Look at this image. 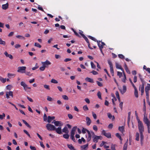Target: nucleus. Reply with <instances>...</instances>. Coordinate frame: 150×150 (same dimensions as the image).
Returning <instances> with one entry per match:
<instances>
[{
    "label": "nucleus",
    "mask_w": 150,
    "mask_h": 150,
    "mask_svg": "<svg viewBox=\"0 0 150 150\" xmlns=\"http://www.w3.org/2000/svg\"><path fill=\"white\" fill-rule=\"evenodd\" d=\"M96 83L99 86H102L103 85L99 81H97Z\"/></svg>",
    "instance_id": "obj_63"
},
{
    "label": "nucleus",
    "mask_w": 150,
    "mask_h": 150,
    "mask_svg": "<svg viewBox=\"0 0 150 150\" xmlns=\"http://www.w3.org/2000/svg\"><path fill=\"white\" fill-rule=\"evenodd\" d=\"M102 134H103L106 137L108 138H111V135L110 133H106L105 130H103L102 132Z\"/></svg>",
    "instance_id": "obj_10"
},
{
    "label": "nucleus",
    "mask_w": 150,
    "mask_h": 150,
    "mask_svg": "<svg viewBox=\"0 0 150 150\" xmlns=\"http://www.w3.org/2000/svg\"><path fill=\"white\" fill-rule=\"evenodd\" d=\"M139 77L142 83H145L144 81V80L142 78V76H141V75L140 74H139Z\"/></svg>",
    "instance_id": "obj_43"
},
{
    "label": "nucleus",
    "mask_w": 150,
    "mask_h": 150,
    "mask_svg": "<svg viewBox=\"0 0 150 150\" xmlns=\"http://www.w3.org/2000/svg\"><path fill=\"white\" fill-rule=\"evenodd\" d=\"M46 127L47 129L49 131L55 130V126L50 124H47L46 125Z\"/></svg>",
    "instance_id": "obj_4"
},
{
    "label": "nucleus",
    "mask_w": 150,
    "mask_h": 150,
    "mask_svg": "<svg viewBox=\"0 0 150 150\" xmlns=\"http://www.w3.org/2000/svg\"><path fill=\"white\" fill-rule=\"evenodd\" d=\"M88 144L82 146H81V150H86L88 148Z\"/></svg>",
    "instance_id": "obj_22"
},
{
    "label": "nucleus",
    "mask_w": 150,
    "mask_h": 150,
    "mask_svg": "<svg viewBox=\"0 0 150 150\" xmlns=\"http://www.w3.org/2000/svg\"><path fill=\"white\" fill-rule=\"evenodd\" d=\"M82 133L84 134L86 132H88V131L89 130L88 129H86V128H83L82 130Z\"/></svg>",
    "instance_id": "obj_33"
},
{
    "label": "nucleus",
    "mask_w": 150,
    "mask_h": 150,
    "mask_svg": "<svg viewBox=\"0 0 150 150\" xmlns=\"http://www.w3.org/2000/svg\"><path fill=\"white\" fill-rule=\"evenodd\" d=\"M144 83H142V85L141 87V91L142 93V94L144 92Z\"/></svg>",
    "instance_id": "obj_26"
},
{
    "label": "nucleus",
    "mask_w": 150,
    "mask_h": 150,
    "mask_svg": "<svg viewBox=\"0 0 150 150\" xmlns=\"http://www.w3.org/2000/svg\"><path fill=\"white\" fill-rule=\"evenodd\" d=\"M23 132L25 133L30 138L31 137L30 134H29L28 132L25 130H24Z\"/></svg>",
    "instance_id": "obj_60"
},
{
    "label": "nucleus",
    "mask_w": 150,
    "mask_h": 150,
    "mask_svg": "<svg viewBox=\"0 0 150 150\" xmlns=\"http://www.w3.org/2000/svg\"><path fill=\"white\" fill-rule=\"evenodd\" d=\"M137 118L138 122V128L140 134L141 143L142 144V141L144 139L143 132L144 131V127L142 122L140 120L138 116L137 117Z\"/></svg>",
    "instance_id": "obj_1"
},
{
    "label": "nucleus",
    "mask_w": 150,
    "mask_h": 150,
    "mask_svg": "<svg viewBox=\"0 0 150 150\" xmlns=\"http://www.w3.org/2000/svg\"><path fill=\"white\" fill-rule=\"evenodd\" d=\"M107 115L108 116L109 118L111 119L112 118V120H114L115 119V117L114 116H112V115L110 113H108Z\"/></svg>",
    "instance_id": "obj_25"
},
{
    "label": "nucleus",
    "mask_w": 150,
    "mask_h": 150,
    "mask_svg": "<svg viewBox=\"0 0 150 150\" xmlns=\"http://www.w3.org/2000/svg\"><path fill=\"white\" fill-rule=\"evenodd\" d=\"M67 146L71 150H76L71 144H67Z\"/></svg>",
    "instance_id": "obj_29"
},
{
    "label": "nucleus",
    "mask_w": 150,
    "mask_h": 150,
    "mask_svg": "<svg viewBox=\"0 0 150 150\" xmlns=\"http://www.w3.org/2000/svg\"><path fill=\"white\" fill-rule=\"evenodd\" d=\"M131 113L130 112H129L128 113V124H129V121L130 118V115Z\"/></svg>",
    "instance_id": "obj_59"
},
{
    "label": "nucleus",
    "mask_w": 150,
    "mask_h": 150,
    "mask_svg": "<svg viewBox=\"0 0 150 150\" xmlns=\"http://www.w3.org/2000/svg\"><path fill=\"white\" fill-rule=\"evenodd\" d=\"M84 100L85 102L88 104H89L90 103V101L89 99L87 98H85Z\"/></svg>",
    "instance_id": "obj_62"
},
{
    "label": "nucleus",
    "mask_w": 150,
    "mask_h": 150,
    "mask_svg": "<svg viewBox=\"0 0 150 150\" xmlns=\"http://www.w3.org/2000/svg\"><path fill=\"white\" fill-rule=\"evenodd\" d=\"M4 54L6 57H8L10 59H13L12 56L11 54H8L7 52H4Z\"/></svg>",
    "instance_id": "obj_19"
},
{
    "label": "nucleus",
    "mask_w": 150,
    "mask_h": 150,
    "mask_svg": "<svg viewBox=\"0 0 150 150\" xmlns=\"http://www.w3.org/2000/svg\"><path fill=\"white\" fill-rule=\"evenodd\" d=\"M92 138L94 142L97 143L99 139L102 138V137L101 136H97L95 134Z\"/></svg>",
    "instance_id": "obj_7"
},
{
    "label": "nucleus",
    "mask_w": 150,
    "mask_h": 150,
    "mask_svg": "<svg viewBox=\"0 0 150 150\" xmlns=\"http://www.w3.org/2000/svg\"><path fill=\"white\" fill-rule=\"evenodd\" d=\"M12 86L10 85H8L6 86V88L7 90H10L12 88Z\"/></svg>",
    "instance_id": "obj_55"
},
{
    "label": "nucleus",
    "mask_w": 150,
    "mask_h": 150,
    "mask_svg": "<svg viewBox=\"0 0 150 150\" xmlns=\"http://www.w3.org/2000/svg\"><path fill=\"white\" fill-rule=\"evenodd\" d=\"M116 100H117L116 98L115 97H114L112 99V101L113 104V105H115V103L114 102H115V101Z\"/></svg>",
    "instance_id": "obj_54"
},
{
    "label": "nucleus",
    "mask_w": 150,
    "mask_h": 150,
    "mask_svg": "<svg viewBox=\"0 0 150 150\" xmlns=\"http://www.w3.org/2000/svg\"><path fill=\"white\" fill-rule=\"evenodd\" d=\"M8 3L2 5V8L3 9L6 10L8 8Z\"/></svg>",
    "instance_id": "obj_23"
},
{
    "label": "nucleus",
    "mask_w": 150,
    "mask_h": 150,
    "mask_svg": "<svg viewBox=\"0 0 150 150\" xmlns=\"http://www.w3.org/2000/svg\"><path fill=\"white\" fill-rule=\"evenodd\" d=\"M83 110L85 111H86L88 110V108L87 105H84L83 107Z\"/></svg>",
    "instance_id": "obj_39"
},
{
    "label": "nucleus",
    "mask_w": 150,
    "mask_h": 150,
    "mask_svg": "<svg viewBox=\"0 0 150 150\" xmlns=\"http://www.w3.org/2000/svg\"><path fill=\"white\" fill-rule=\"evenodd\" d=\"M77 129V127L76 126L73 127L71 132V135H74L75 134V132Z\"/></svg>",
    "instance_id": "obj_17"
},
{
    "label": "nucleus",
    "mask_w": 150,
    "mask_h": 150,
    "mask_svg": "<svg viewBox=\"0 0 150 150\" xmlns=\"http://www.w3.org/2000/svg\"><path fill=\"white\" fill-rule=\"evenodd\" d=\"M87 133L88 136L87 137V135H86V137L87 139V141L89 142L91 140V137L93 138L95 134L94 132L91 130L88 131Z\"/></svg>",
    "instance_id": "obj_2"
},
{
    "label": "nucleus",
    "mask_w": 150,
    "mask_h": 150,
    "mask_svg": "<svg viewBox=\"0 0 150 150\" xmlns=\"http://www.w3.org/2000/svg\"><path fill=\"white\" fill-rule=\"evenodd\" d=\"M93 129L96 131L98 130V128L96 125H94L93 127Z\"/></svg>",
    "instance_id": "obj_56"
},
{
    "label": "nucleus",
    "mask_w": 150,
    "mask_h": 150,
    "mask_svg": "<svg viewBox=\"0 0 150 150\" xmlns=\"http://www.w3.org/2000/svg\"><path fill=\"white\" fill-rule=\"evenodd\" d=\"M52 123L54 124V125L56 126H62L63 125V123L61 122L58 121H56L54 120L52 122Z\"/></svg>",
    "instance_id": "obj_8"
},
{
    "label": "nucleus",
    "mask_w": 150,
    "mask_h": 150,
    "mask_svg": "<svg viewBox=\"0 0 150 150\" xmlns=\"http://www.w3.org/2000/svg\"><path fill=\"white\" fill-rule=\"evenodd\" d=\"M62 132H63L65 133L66 134H68L69 133V131L68 128L67 127H65L62 129Z\"/></svg>",
    "instance_id": "obj_24"
},
{
    "label": "nucleus",
    "mask_w": 150,
    "mask_h": 150,
    "mask_svg": "<svg viewBox=\"0 0 150 150\" xmlns=\"http://www.w3.org/2000/svg\"><path fill=\"white\" fill-rule=\"evenodd\" d=\"M97 95L99 98L100 99H102L101 93L100 91H98L97 93Z\"/></svg>",
    "instance_id": "obj_38"
},
{
    "label": "nucleus",
    "mask_w": 150,
    "mask_h": 150,
    "mask_svg": "<svg viewBox=\"0 0 150 150\" xmlns=\"http://www.w3.org/2000/svg\"><path fill=\"white\" fill-rule=\"evenodd\" d=\"M63 137L64 138L66 139H68L69 138V136L68 135V134H64L63 135Z\"/></svg>",
    "instance_id": "obj_44"
},
{
    "label": "nucleus",
    "mask_w": 150,
    "mask_h": 150,
    "mask_svg": "<svg viewBox=\"0 0 150 150\" xmlns=\"http://www.w3.org/2000/svg\"><path fill=\"white\" fill-rule=\"evenodd\" d=\"M91 67L92 69H95L96 68V66L92 62H91Z\"/></svg>",
    "instance_id": "obj_45"
},
{
    "label": "nucleus",
    "mask_w": 150,
    "mask_h": 150,
    "mask_svg": "<svg viewBox=\"0 0 150 150\" xmlns=\"http://www.w3.org/2000/svg\"><path fill=\"white\" fill-rule=\"evenodd\" d=\"M47 100L49 101H51L52 100V98L49 96L47 97Z\"/></svg>",
    "instance_id": "obj_61"
},
{
    "label": "nucleus",
    "mask_w": 150,
    "mask_h": 150,
    "mask_svg": "<svg viewBox=\"0 0 150 150\" xmlns=\"http://www.w3.org/2000/svg\"><path fill=\"white\" fill-rule=\"evenodd\" d=\"M117 145L116 144H112L111 146V149L112 150H116L115 147Z\"/></svg>",
    "instance_id": "obj_30"
},
{
    "label": "nucleus",
    "mask_w": 150,
    "mask_h": 150,
    "mask_svg": "<svg viewBox=\"0 0 150 150\" xmlns=\"http://www.w3.org/2000/svg\"><path fill=\"white\" fill-rule=\"evenodd\" d=\"M42 64L43 66H44L45 67H47L48 66L51 64V63L48 60H46L45 62H42Z\"/></svg>",
    "instance_id": "obj_11"
},
{
    "label": "nucleus",
    "mask_w": 150,
    "mask_h": 150,
    "mask_svg": "<svg viewBox=\"0 0 150 150\" xmlns=\"http://www.w3.org/2000/svg\"><path fill=\"white\" fill-rule=\"evenodd\" d=\"M124 127H125L124 126L119 127L118 128L119 130L121 132L123 133L124 131Z\"/></svg>",
    "instance_id": "obj_27"
},
{
    "label": "nucleus",
    "mask_w": 150,
    "mask_h": 150,
    "mask_svg": "<svg viewBox=\"0 0 150 150\" xmlns=\"http://www.w3.org/2000/svg\"><path fill=\"white\" fill-rule=\"evenodd\" d=\"M88 37L90 39H91L92 40H93L94 41H95V42H97V41H98L97 40H96L95 38H94V37L91 36H88Z\"/></svg>",
    "instance_id": "obj_40"
},
{
    "label": "nucleus",
    "mask_w": 150,
    "mask_h": 150,
    "mask_svg": "<svg viewBox=\"0 0 150 150\" xmlns=\"http://www.w3.org/2000/svg\"><path fill=\"white\" fill-rule=\"evenodd\" d=\"M97 42L98 43V45L100 48V52L102 54L104 55L103 53V51H102V49L103 48V46L102 45V44H100V41H97Z\"/></svg>",
    "instance_id": "obj_12"
},
{
    "label": "nucleus",
    "mask_w": 150,
    "mask_h": 150,
    "mask_svg": "<svg viewBox=\"0 0 150 150\" xmlns=\"http://www.w3.org/2000/svg\"><path fill=\"white\" fill-rule=\"evenodd\" d=\"M26 67L25 66L19 67H18L17 72L21 73H25Z\"/></svg>",
    "instance_id": "obj_5"
},
{
    "label": "nucleus",
    "mask_w": 150,
    "mask_h": 150,
    "mask_svg": "<svg viewBox=\"0 0 150 150\" xmlns=\"http://www.w3.org/2000/svg\"><path fill=\"white\" fill-rule=\"evenodd\" d=\"M126 77H124L121 79L122 81L124 83H125L126 82Z\"/></svg>",
    "instance_id": "obj_57"
},
{
    "label": "nucleus",
    "mask_w": 150,
    "mask_h": 150,
    "mask_svg": "<svg viewBox=\"0 0 150 150\" xmlns=\"http://www.w3.org/2000/svg\"><path fill=\"white\" fill-rule=\"evenodd\" d=\"M16 76V74H12L8 73L7 74V76L9 78L14 77Z\"/></svg>",
    "instance_id": "obj_18"
},
{
    "label": "nucleus",
    "mask_w": 150,
    "mask_h": 150,
    "mask_svg": "<svg viewBox=\"0 0 150 150\" xmlns=\"http://www.w3.org/2000/svg\"><path fill=\"white\" fill-rule=\"evenodd\" d=\"M85 80L86 81L89 82L91 83H93L94 82L93 79L88 77L86 78L85 79Z\"/></svg>",
    "instance_id": "obj_20"
},
{
    "label": "nucleus",
    "mask_w": 150,
    "mask_h": 150,
    "mask_svg": "<svg viewBox=\"0 0 150 150\" xmlns=\"http://www.w3.org/2000/svg\"><path fill=\"white\" fill-rule=\"evenodd\" d=\"M115 94H116L117 98L120 100V98L118 92L117 91H116L115 93Z\"/></svg>",
    "instance_id": "obj_47"
},
{
    "label": "nucleus",
    "mask_w": 150,
    "mask_h": 150,
    "mask_svg": "<svg viewBox=\"0 0 150 150\" xmlns=\"http://www.w3.org/2000/svg\"><path fill=\"white\" fill-rule=\"evenodd\" d=\"M117 75L119 76L120 78L122 76V73L119 71L117 72Z\"/></svg>",
    "instance_id": "obj_46"
},
{
    "label": "nucleus",
    "mask_w": 150,
    "mask_h": 150,
    "mask_svg": "<svg viewBox=\"0 0 150 150\" xmlns=\"http://www.w3.org/2000/svg\"><path fill=\"white\" fill-rule=\"evenodd\" d=\"M34 45L35 46L40 48H41V46L40 45L39 43L36 42L35 43Z\"/></svg>",
    "instance_id": "obj_50"
},
{
    "label": "nucleus",
    "mask_w": 150,
    "mask_h": 150,
    "mask_svg": "<svg viewBox=\"0 0 150 150\" xmlns=\"http://www.w3.org/2000/svg\"><path fill=\"white\" fill-rule=\"evenodd\" d=\"M54 118L55 117L54 116L51 117L50 116H49L48 117L47 122L48 123H50L51 122L52 120L54 119Z\"/></svg>",
    "instance_id": "obj_21"
},
{
    "label": "nucleus",
    "mask_w": 150,
    "mask_h": 150,
    "mask_svg": "<svg viewBox=\"0 0 150 150\" xmlns=\"http://www.w3.org/2000/svg\"><path fill=\"white\" fill-rule=\"evenodd\" d=\"M16 37L17 38H18L21 39H23V40L25 39V37L22 36H21V35H18L16 36Z\"/></svg>",
    "instance_id": "obj_37"
},
{
    "label": "nucleus",
    "mask_w": 150,
    "mask_h": 150,
    "mask_svg": "<svg viewBox=\"0 0 150 150\" xmlns=\"http://www.w3.org/2000/svg\"><path fill=\"white\" fill-rule=\"evenodd\" d=\"M5 117V115L4 113H3L2 115L0 114V119L2 120Z\"/></svg>",
    "instance_id": "obj_51"
},
{
    "label": "nucleus",
    "mask_w": 150,
    "mask_h": 150,
    "mask_svg": "<svg viewBox=\"0 0 150 150\" xmlns=\"http://www.w3.org/2000/svg\"><path fill=\"white\" fill-rule=\"evenodd\" d=\"M116 136L119 138L120 141H122V139L121 138V137L120 134L118 133H117L116 134Z\"/></svg>",
    "instance_id": "obj_36"
},
{
    "label": "nucleus",
    "mask_w": 150,
    "mask_h": 150,
    "mask_svg": "<svg viewBox=\"0 0 150 150\" xmlns=\"http://www.w3.org/2000/svg\"><path fill=\"white\" fill-rule=\"evenodd\" d=\"M127 144L125 143L124 145L123 150H127Z\"/></svg>",
    "instance_id": "obj_48"
},
{
    "label": "nucleus",
    "mask_w": 150,
    "mask_h": 150,
    "mask_svg": "<svg viewBox=\"0 0 150 150\" xmlns=\"http://www.w3.org/2000/svg\"><path fill=\"white\" fill-rule=\"evenodd\" d=\"M108 63L110 67V71L111 73L112 74V75L114 74V70L113 69V67L112 63L111 61L110 60H108Z\"/></svg>",
    "instance_id": "obj_6"
},
{
    "label": "nucleus",
    "mask_w": 150,
    "mask_h": 150,
    "mask_svg": "<svg viewBox=\"0 0 150 150\" xmlns=\"http://www.w3.org/2000/svg\"><path fill=\"white\" fill-rule=\"evenodd\" d=\"M150 89V84H147V86L145 87V90L146 93V98L147 100H149V91Z\"/></svg>",
    "instance_id": "obj_3"
},
{
    "label": "nucleus",
    "mask_w": 150,
    "mask_h": 150,
    "mask_svg": "<svg viewBox=\"0 0 150 150\" xmlns=\"http://www.w3.org/2000/svg\"><path fill=\"white\" fill-rule=\"evenodd\" d=\"M148 127V132L150 133V124L147 125Z\"/></svg>",
    "instance_id": "obj_64"
},
{
    "label": "nucleus",
    "mask_w": 150,
    "mask_h": 150,
    "mask_svg": "<svg viewBox=\"0 0 150 150\" xmlns=\"http://www.w3.org/2000/svg\"><path fill=\"white\" fill-rule=\"evenodd\" d=\"M136 140L137 141H139V134L138 132H137L136 134Z\"/></svg>",
    "instance_id": "obj_28"
},
{
    "label": "nucleus",
    "mask_w": 150,
    "mask_h": 150,
    "mask_svg": "<svg viewBox=\"0 0 150 150\" xmlns=\"http://www.w3.org/2000/svg\"><path fill=\"white\" fill-rule=\"evenodd\" d=\"M92 115L94 119H96L97 118L96 115L94 112H92Z\"/></svg>",
    "instance_id": "obj_58"
},
{
    "label": "nucleus",
    "mask_w": 150,
    "mask_h": 150,
    "mask_svg": "<svg viewBox=\"0 0 150 150\" xmlns=\"http://www.w3.org/2000/svg\"><path fill=\"white\" fill-rule=\"evenodd\" d=\"M39 66H38V63H36L35 64V66L32 68V69L33 70H35V69L38 68Z\"/></svg>",
    "instance_id": "obj_34"
},
{
    "label": "nucleus",
    "mask_w": 150,
    "mask_h": 150,
    "mask_svg": "<svg viewBox=\"0 0 150 150\" xmlns=\"http://www.w3.org/2000/svg\"><path fill=\"white\" fill-rule=\"evenodd\" d=\"M86 120L87 125L89 126L91 123V121L90 119L88 117H87L86 118Z\"/></svg>",
    "instance_id": "obj_16"
},
{
    "label": "nucleus",
    "mask_w": 150,
    "mask_h": 150,
    "mask_svg": "<svg viewBox=\"0 0 150 150\" xmlns=\"http://www.w3.org/2000/svg\"><path fill=\"white\" fill-rule=\"evenodd\" d=\"M143 121L146 124V125L150 124V121L147 118L146 113H144Z\"/></svg>",
    "instance_id": "obj_9"
},
{
    "label": "nucleus",
    "mask_w": 150,
    "mask_h": 150,
    "mask_svg": "<svg viewBox=\"0 0 150 150\" xmlns=\"http://www.w3.org/2000/svg\"><path fill=\"white\" fill-rule=\"evenodd\" d=\"M62 98L64 100H67L69 99L68 97L66 95H63L62 96Z\"/></svg>",
    "instance_id": "obj_35"
},
{
    "label": "nucleus",
    "mask_w": 150,
    "mask_h": 150,
    "mask_svg": "<svg viewBox=\"0 0 150 150\" xmlns=\"http://www.w3.org/2000/svg\"><path fill=\"white\" fill-rule=\"evenodd\" d=\"M45 68L44 66L42 65V66L40 67L39 69L40 71H43L45 70Z\"/></svg>",
    "instance_id": "obj_49"
},
{
    "label": "nucleus",
    "mask_w": 150,
    "mask_h": 150,
    "mask_svg": "<svg viewBox=\"0 0 150 150\" xmlns=\"http://www.w3.org/2000/svg\"><path fill=\"white\" fill-rule=\"evenodd\" d=\"M51 82L54 83H58L57 81L54 79H51Z\"/></svg>",
    "instance_id": "obj_42"
},
{
    "label": "nucleus",
    "mask_w": 150,
    "mask_h": 150,
    "mask_svg": "<svg viewBox=\"0 0 150 150\" xmlns=\"http://www.w3.org/2000/svg\"><path fill=\"white\" fill-rule=\"evenodd\" d=\"M119 57L122 59H124L125 58L124 56L122 54H119L118 55Z\"/></svg>",
    "instance_id": "obj_53"
},
{
    "label": "nucleus",
    "mask_w": 150,
    "mask_h": 150,
    "mask_svg": "<svg viewBox=\"0 0 150 150\" xmlns=\"http://www.w3.org/2000/svg\"><path fill=\"white\" fill-rule=\"evenodd\" d=\"M55 130L57 133L59 134H61L62 133V126H59L58 128H56L55 127Z\"/></svg>",
    "instance_id": "obj_14"
},
{
    "label": "nucleus",
    "mask_w": 150,
    "mask_h": 150,
    "mask_svg": "<svg viewBox=\"0 0 150 150\" xmlns=\"http://www.w3.org/2000/svg\"><path fill=\"white\" fill-rule=\"evenodd\" d=\"M121 93L122 94H123L125 93L127 91V87L126 86L124 85L123 86L122 89H120Z\"/></svg>",
    "instance_id": "obj_13"
},
{
    "label": "nucleus",
    "mask_w": 150,
    "mask_h": 150,
    "mask_svg": "<svg viewBox=\"0 0 150 150\" xmlns=\"http://www.w3.org/2000/svg\"><path fill=\"white\" fill-rule=\"evenodd\" d=\"M6 42L5 41L2 40L1 38H0V44L5 45Z\"/></svg>",
    "instance_id": "obj_41"
},
{
    "label": "nucleus",
    "mask_w": 150,
    "mask_h": 150,
    "mask_svg": "<svg viewBox=\"0 0 150 150\" xmlns=\"http://www.w3.org/2000/svg\"><path fill=\"white\" fill-rule=\"evenodd\" d=\"M134 94L136 98H138V91L137 88L134 89Z\"/></svg>",
    "instance_id": "obj_31"
},
{
    "label": "nucleus",
    "mask_w": 150,
    "mask_h": 150,
    "mask_svg": "<svg viewBox=\"0 0 150 150\" xmlns=\"http://www.w3.org/2000/svg\"><path fill=\"white\" fill-rule=\"evenodd\" d=\"M115 64L116 68L117 69H120L121 70V71H124L123 69V68L122 67L121 65L120 64H119L117 62H115Z\"/></svg>",
    "instance_id": "obj_15"
},
{
    "label": "nucleus",
    "mask_w": 150,
    "mask_h": 150,
    "mask_svg": "<svg viewBox=\"0 0 150 150\" xmlns=\"http://www.w3.org/2000/svg\"><path fill=\"white\" fill-rule=\"evenodd\" d=\"M21 86L23 87L25 86L27 84L23 81H21Z\"/></svg>",
    "instance_id": "obj_52"
},
{
    "label": "nucleus",
    "mask_w": 150,
    "mask_h": 150,
    "mask_svg": "<svg viewBox=\"0 0 150 150\" xmlns=\"http://www.w3.org/2000/svg\"><path fill=\"white\" fill-rule=\"evenodd\" d=\"M0 80L3 83H5L6 82V78H4L2 77H0Z\"/></svg>",
    "instance_id": "obj_32"
}]
</instances>
